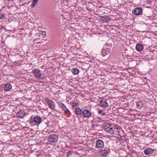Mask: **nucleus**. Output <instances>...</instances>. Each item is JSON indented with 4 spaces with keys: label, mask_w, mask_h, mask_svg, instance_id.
I'll return each instance as SVG.
<instances>
[{
    "label": "nucleus",
    "mask_w": 157,
    "mask_h": 157,
    "mask_svg": "<svg viewBox=\"0 0 157 157\" xmlns=\"http://www.w3.org/2000/svg\"><path fill=\"white\" fill-rule=\"evenodd\" d=\"M102 128L105 131L111 134L116 135L119 132L118 128L117 127H113L111 124H103Z\"/></svg>",
    "instance_id": "obj_1"
},
{
    "label": "nucleus",
    "mask_w": 157,
    "mask_h": 157,
    "mask_svg": "<svg viewBox=\"0 0 157 157\" xmlns=\"http://www.w3.org/2000/svg\"><path fill=\"white\" fill-rule=\"evenodd\" d=\"M33 73L34 77L38 79H42L43 78V74L41 73V71L35 68L33 71Z\"/></svg>",
    "instance_id": "obj_2"
},
{
    "label": "nucleus",
    "mask_w": 157,
    "mask_h": 157,
    "mask_svg": "<svg viewBox=\"0 0 157 157\" xmlns=\"http://www.w3.org/2000/svg\"><path fill=\"white\" fill-rule=\"evenodd\" d=\"M44 100L50 109L52 110H55V105L52 101L47 98H44Z\"/></svg>",
    "instance_id": "obj_3"
},
{
    "label": "nucleus",
    "mask_w": 157,
    "mask_h": 157,
    "mask_svg": "<svg viewBox=\"0 0 157 157\" xmlns=\"http://www.w3.org/2000/svg\"><path fill=\"white\" fill-rule=\"evenodd\" d=\"M104 141L100 139L96 140L95 148L101 150L104 147Z\"/></svg>",
    "instance_id": "obj_4"
},
{
    "label": "nucleus",
    "mask_w": 157,
    "mask_h": 157,
    "mask_svg": "<svg viewBox=\"0 0 157 157\" xmlns=\"http://www.w3.org/2000/svg\"><path fill=\"white\" fill-rule=\"evenodd\" d=\"M143 9L140 7H137L134 9L132 11V13L136 15H139L142 14Z\"/></svg>",
    "instance_id": "obj_5"
},
{
    "label": "nucleus",
    "mask_w": 157,
    "mask_h": 157,
    "mask_svg": "<svg viewBox=\"0 0 157 157\" xmlns=\"http://www.w3.org/2000/svg\"><path fill=\"white\" fill-rule=\"evenodd\" d=\"M58 140V137L56 135L51 134L49 135L48 138V141L51 143L56 142Z\"/></svg>",
    "instance_id": "obj_6"
},
{
    "label": "nucleus",
    "mask_w": 157,
    "mask_h": 157,
    "mask_svg": "<svg viewBox=\"0 0 157 157\" xmlns=\"http://www.w3.org/2000/svg\"><path fill=\"white\" fill-rule=\"evenodd\" d=\"M111 47V44H110V47L104 48L102 49L101 52V55L103 56H105L108 54L110 51V48Z\"/></svg>",
    "instance_id": "obj_7"
},
{
    "label": "nucleus",
    "mask_w": 157,
    "mask_h": 157,
    "mask_svg": "<svg viewBox=\"0 0 157 157\" xmlns=\"http://www.w3.org/2000/svg\"><path fill=\"white\" fill-rule=\"evenodd\" d=\"M101 150L100 151L101 154L104 156H106L109 154L110 151L108 147L105 148L104 150L101 149Z\"/></svg>",
    "instance_id": "obj_8"
},
{
    "label": "nucleus",
    "mask_w": 157,
    "mask_h": 157,
    "mask_svg": "<svg viewBox=\"0 0 157 157\" xmlns=\"http://www.w3.org/2000/svg\"><path fill=\"white\" fill-rule=\"evenodd\" d=\"M74 112L78 117H81L82 115L83 111L79 108L76 107L75 108Z\"/></svg>",
    "instance_id": "obj_9"
},
{
    "label": "nucleus",
    "mask_w": 157,
    "mask_h": 157,
    "mask_svg": "<svg viewBox=\"0 0 157 157\" xmlns=\"http://www.w3.org/2000/svg\"><path fill=\"white\" fill-rule=\"evenodd\" d=\"M82 115L83 117L87 118L91 116V113L88 110H85L83 111Z\"/></svg>",
    "instance_id": "obj_10"
},
{
    "label": "nucleus",
    "mask_w": 157,
    "mask_h": 157,
    "mask_svg": "<svg viewBox=\"0 0 157 157\" xmlns=\"http://www.w3.org/2000/svg\"><path fill=\"white\" fill-rule=\"evenodd\" d=\"M144 151L145 155H150L154 152V150L151 148H147L144 150Z\"/></svg>",
    "instance_id": "obj_11"
},
{
    "label": "nucleus",
    "mask_w": 157,
    "mask_h": 157,
    "mask_svg": "<svg viewBox=\"0 0 157 157\" xmlns=\"http://www.w3.org/2000/svg\"><path fill=\"white\" fill-rule=\"evenodd\" d=\"M25 115L24 111L20 110L17 113L16 116L17 118H22Z\"/></svg>",
    "instance_id": "obj_12"
},
{
    "label": "nucleus",
    "mask_w": 157,
    "mask_h": 157,
    "mask_svg": "<svg viewBox=\"0 0 157 157\" xmlns=\"http://www.w3.org/2000/svg\"><path fill=\"white\" fill-rule=\"evenodd\" d=\"M100 105L101 107L104 108H106L109 105L106 101L104 100H101L100 101Z\"/></svg>",
    "instance_id": "obj_13"
},
{
    "label": "nucleus",
    "mask_w": 157,
    "mask_h": 157,
    "mask_svg": "<svg viewBox=\"0 0 157 157\" xmlns=\"http://www.w3.org/2000/svg\"><path fill=\"white\" fill-rule=\"evenodd\" d=\"M33 119V121H34L35 123L39 124H40L42 122V118L40 117L35 116L34 117Z\"/></svg>",
    "instance_id": "obj_14"
},
{
    "label": "nucleus",
    "mask_w": 157,
    "mask_h": 157,
    "mask_svg": "<svg viewBox=\"0 0 157 157\" xmlns=\"http://www.w3.org/2000/svg\"><path fill=\"white\" fill-rule=\"evenodd\" d=\"M4 88L5 90L9 91L12 89V86L10 84L7 83L4 85Z\"/></svg>",
    "instance_id": "obj_15"
},
{
    "label": "nucleus",
    "mask_w": 157,
    "mask_h": 157,
    "mask_svg": "<svg viewBox=\"0 0 157 157\" xmlns=\"http://www.w3.org/2000/svg\"><path fill=\"white\" fill-rule=\"evenodd\" d=\"M136 108L138 109H140L143 106V104L141 101H139L136 103Z\"/></svg>",
    "instance_id": "obj_16"
},
{
    "label": "nucleus",
    "mask_w": 157,
    "mask_h": 157,
    "mask_svg": "<svg viewBox=\"0 0 157 157\" xmlns=\"http://www.w3.org/2000/svg\"><path fill=\"white\" fill-rule=\"evenodd\" d=\"M136 48L138 51H140L142 50L143 47L141 44L138 43L136 45Z\"/></svg>",
    "instance_id": "obj_17"
},
{
    "label": "nucleus",
    "mask_w": 157,
    "mask_h": 157,
    "mask_svg": "<svg viewBox=\"0 0 157 157\" xmlns=\"http://www.w3.org/2000/svg\"><path fill=\"white\" fill-rule=\"evenodd\" d=\"M71 71L73 75H77L79 73V71L77 68H74L71 69Z\"/></svg>",
    "instance_id": "obj_18"
},
{
    "label": "nucleus",
    "mask_w": 157,
    "mask_h": 157,
    "mask_svg": "<svg viewBox=\"0 0 157 157\" xmlns=\"http://www.w3.org/2000/svg\"><path fill=\"white\" fill-rule=\"evenodd\" d=\"M101 17L102 21L105 22L108 21L110 19V17L108 16H101Z\"/></svg>",
    "instance_id": "obj_19"
},
{
    "label": "nucleus",
    "mask_w": 157,
    "mask_h": 157,
    "mask_svg": "<svg viewBox=\"0 0 157 157\" xmlns=\"http://www.w3.org/2000/svg\"><path fill=\"white\" fill-rule=\"evenodd\" d=\"M59 106L62 109L63 111L66 108V106L64 104L60 102H58L57 103Z\"/></svg>",
    "instance_id": "obj_20"
},
{
    "label": "nucleus",
    "mask_w": 157,
    "mask_h": 157,
    "mask_svg": "<svg viewBox=\"0 0 157 157\" xmlns=\"http://www.w3.org/2000/svg\"><path fill=\"white\" fill-rule=\"evenodd\" d=\"M63 111H64L65 114L67 115V117H69L70 116L71 113L67 107Z\"/></svg>",
    "instance_id": "obj_21"
},
{
    "label": "nucleus",
    "mask_w": 157,
    "mask_h": 157,
    "mask_svg": "<svg viewBox=\"0 0 157 157\" xmlns=\"http://www.w3.org/2000/svg\"><path fill=\"white\" fill-rule=\"evenodd\" d=\"M98 113L100 115H101L103 116H104L105 115V113L103 110H101L100 109H98Z\"/></svg>",
    "instance_id": "obj_22"
},
{
    "label": "nucleus",
    "mask_w": 157,
    "mask_h": 157,
    "mask_svg": "<svg viewBox=\"0 0 157 157\" xmlns=\"http://www.w3.org/2000/svg\"><path fill=\"white\" fill-rule=\"evenodd\" d=\"M70 104L71 105L72 107L73 108L75 107H76L77 105H78V103L77 102L73 101L71 102Z\"/></svg>",
    "instance_id": "obj_23"
},
{
    "label": "nucleus",
    "mask_w": 157,
    "mask_h": 157,
    "mask_svg": "<svg viewBox=\"0 0 157 157\" xmlns=\"http://www.w3.org/2000/svg\"><path fill=\"white\" fill-rule=\"evenodd\" d=\"M34 119L32 118V117H31L30 119H29V120L27 121V122L29 123L30 124L33 122V121Z\"/></svg>",
    "instance_id": "obj_24"
},
{
    "label": "nucleus",
    "mask_w": 157,
    "mask_h": 157,
    "mask_svg": "<svg viewBox=\"0 0 157 157\" xmlns=\"http://www.w3.org/2000/svg\"><path fill=\"white\" fill-rule=\"evenodd\" d=\"M5 14L3 13H0V19L5 18Z\"/></svg>",
    "instance_id": "obj_25"
},
{
    "label": "nucleus",
    "mask_w": 157,
    "mask_h": 157,
    "mask_svg": "<svg viewBox=\"0 0 157 157\" xmlns=\"http://www.w3.org/2000/svg\"><path fill=\"white\" fill-rule=\"evenodd\" d=\"M37 3L36 2L33 1V2L31 4V7H33Z\"/></svg>",
    "instance_id": "obj_26"
},
{
    "label": "nucleus",
    "mask_w": 157,
    "mask_h": 157,
    "mask_svg": "<svg viewBox=\"0 0 157 157\" xmlns=\"http://www.w3.org/2000/svg\"><path fill=\"white\" fill-rule=\"evenodd\" d=\"M72 152L71 151H69L67 153L66 156L67 157H69V156L71 155Z\"/></svg>",
    "instance_id": "obj_27"
},
{
    "label": "nucleus",
    "mask_w": 157,
    "mask_h": 157,
    "mask_svg": "<svg viewBox=\"0 0 157 157\" xmlns=\"http://www.w3.org/2000/svg\"><path fill=\"white\" fill-rule=\"evenodd\" d=\"M35 122L34 121H33V122L32 123L30 124V125H32V126H34V125H35Z\"/></svg>",
    "instance_id": "obj_28"
},
{
    "label": "nucleus",
    "mask_w": 157,
    "mask_h": 157,
    "mask_svg": "<svg viewBox=\"0 0 157 157\" xmlns=\"http://www.w3.org/2000/svg\"><path fill=\"white\" fill-rule=\"evenodd\" d=\"M110 44L112 45L111 44H105V46H106L107 47V48H109V47H110Z\"/></svg>",
    "instance_id": "obj_29"
},
{
    "label": "nucleus",
    "mask_w": 157,
    "mask_h": 157,
    "mask_svg": "<svg viewBox=\"0 0 157 157\" xmlns=\"http://www.w3.org/2000/svg\"><path fill=\"white\" fill-rule=\"evenodd\" d=\"M38 0H33V1H35V2H37V1H38Z\"/></svg>",
    "instance_id": "obj_30"
}]
</instances>
